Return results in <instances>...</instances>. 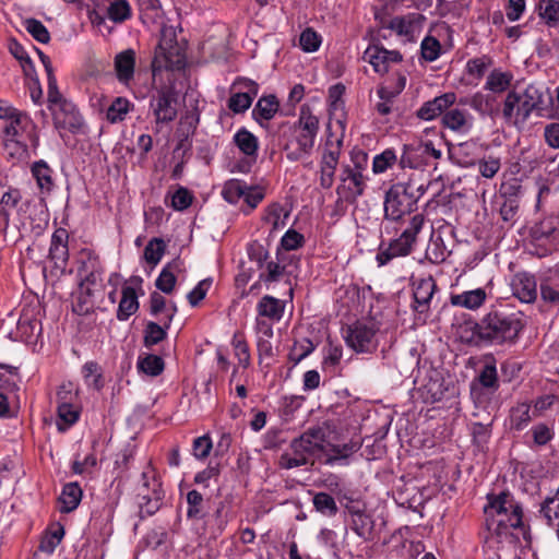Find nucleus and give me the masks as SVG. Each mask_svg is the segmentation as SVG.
<instances>
[{
	"instance_id": "1",
	"label": "nucleus",
	"mask_w": 559,
	"mask_h": 559,
	"mask_svg": "<svg viewBox=\"0 0 559 559\" xmlns=\"http://www.w3.org/2000/svg\"><path fill=\"white\" fill-rule=\"evenodd\" d=\"M525 324L521 313L491 310L478 322L463 329L461 338L471 345H513Z\"/></svg>"
},
{
	"instance_id": "2",
	"label": "nucleus",
	"mask_w": 559,
	"mask_h": 559,
	"mask_svg": "<svg viewBox=\"0 0 559 559\" xmlns=\"http://www.w3.org/2000/svg\"><path fill=\"white\" fill-rule=\"evenodd\" d=\"M484 511L488 531L497 536L508 535L510 530L524 531L522 504L510 492L489 495Z\"/></svg>"
},
{
	"instance_id": "3",
	"label": "nucleus",
	"mask_w": 559,
	"mask_h": 559,
	"mask_svg": "<svg viewBox=\"0 0 559 559\" xmlns=\"http://www.w3.org/2000/svg\"><path fill=\"white\" fill-rule=\"evenodd\" d=\"M544 94L535 84H528L522 94L510 91L502 105V117L509 124L523 127L531 114L544 103Z\"/></svg>"
},
{
	"instance_id": "4",
	"label": "nucleus",
	"mask_w": 559,
	"mask_h": 559,
	"mask_svg": "<svg viewBox=\"0 0 559 559\" xmlns=\"http://www.w3.org/2000/svg\"><path fill=\"white\" fill-rule=\"evenodd\" d=\"M319 131V119L308 106H302L294 127V139L285 145L286 157L296 162L311 154Z\"/></svg>"
},
{
	"instance_id": "5",
	"label": "nucleus",
	"mask_w": 559,
	"mask_h": 559,
	"mask_svg": "<svg viewBox=\"0 0 559 559\" xmlns=\"http://www.w3.org/2000/svg\"><path fill=\"white\" fill-rule=\"evenodd\" d=\"M414 185L411 182H397L385 192L383 210L384 219L403 222L406 215L417 210L419 194H415Z\"/></svg>"
},
{
	"instance_id": "6",
	"label": "nucleus",
	"mask_w": 559,
	"mask_h": 559,
	"mask_svg": "<svg viewBox=\"0 0 559 559\" xmlns=\"http://www.w3.org/2000/svg\"><path fill=\"white\" fill-rule=\"evenodd\" d=\"M379 325L374 321L357 320L343 330L346 345L358 354L373 353L378 347L376 335Z\"/></svg>"
},
{
	"instance_id": "7",
	"label": "nucleus",
	"mask_w": 559,
	"mask_h": 559,
	"mask_svg": "<svg viewBox=\"0 0 559 559\" xmlns=\"http://www.w3.org/2000/svg\"><path fill=\"white\" fill-rule=\"evenodd\" d=\"M329 437V425L323 423L314 427L308 428L298 438L292 440L289 448L300 449L304 454L311 461L326 453V439Z\"/></svg>"
},
{
	"instance_id": "8",
	"label": "nucleus",
	"mask_w": 559,
	"mask_h": 559,
	"mask_svg": "<svg viewBox=\"0 0 559 559\" xmlns=\"http://www.w3.org/2000/svg\"><path fill=\"white\" fill-rule=\"evenodd\" d=\"M181 61L180 47L177 44L174 29L171 27L164 28L152 61L153 73L179 67Z\"/></svg>"
},
{
	"instance_id": "9",
	"label": "nucleus",
	"mask_w": 559,
	"mask_h": 559,
	"mask_svg": "<svg viewBox=\"0 0 559 559\" xmlns=\"http://www.w3.org/2000/svg\"><path fill=\"white\" fill-rule=\"evenodd\" d=\"M3 118L10 120L4 127L5 139L28 140L31 145L37 148L39 138L36 133V127L26 114L15 108H7L4 109Z\"/></svg>"
},
{
	"instance_id": "10",
	"label": "nucleus",
	"mask_w": 559,
	"mask_h": 559,
	"mask_svg": "<svg viewBox=\"0 0 559 559\" xmlns=\"http://www.w3.org/2000/svg\"><path fill=\"white\" fill-rule=\"evenodd\" d=\"M178 94L173 86H163L151 100L156 124L168 123L176 119L178 114Z\"/></svg>"
},
{
	"instance_id": "11",
	"label": "nucleus",
	"mask_w": 559,
	"mask_h": 559,
	"mask_svg": "<svg viewBox=\"0 0 559 559\" xmlns=\"http://www.w3.org/2000/svg\"><path fill=\"white\" fill-rule=\"evenodd\" d=\"M53 117V123L57 129L69 130L73 133L78 132L83 126V118L75 105L69 100L49 108Z\"/></svg>"
},
{
	"instance_id": "12",
	"label": "nucleus",
	"mask_w": 559,
	"mask_h": 559,
	"mask_svg": "<svg viewBox=\"0 0 559 559\" xmlns=\"http://www.w3.org/2000/svg\"><path fill=\"white\" fill-rule=\"evenodd\" d=\"M329 146L330 142L328 141L320 159V186L323 189H330L334 183V176L341 155L342 140L338 139L335 145L331 144V147Z\"/></svg>"
},
{
	"instance_id": "13",
	"label": "nucleus",
	"mask_w": 559,
	"mask_h": 559,
	"mask_svg": "<svg viewBox=\"0 0 559 559\" xmlns=\"http://www.w3.org/2000/svg\"><path fill=\"white\" fill-rule=\"evenodd\" d=\"M69 233L66 228H57L50 240L48 258L53 263V267L60 273H64L69 261Z\"/></svg>"
},
{
	"instance_id": "14",
	"label": "nucleus",
	"mask_w": 559,
	"mask_h": 559,
	"mask_svg": "<svg viewBox=\"0 0 559 559\" xmlns=\"http://www.w3.org/2000/svg\"><path fill=\"white\" fill-rule=\"evenodd\" d=\"M414 245L411 240L400 235L397 238L392 239L386 247L383 243L380 245L376 261L379 266H383L393 259L411 254Z\"/></svg>"
},
{
	"instance_id": "15",
	"label": "nucleus",
	"mask_w": 559,
	"mask_h": 559,
	"mask_svg": "<svg viewBox=\"0 0 559 559\" xmlns=\"http://www.w3.org/2000/svg\"><path fill=\"white\" fill-rule=\"evenodd\" d=\"M456 102V94L453 92L444 93L425 102L416 111L417 118L426 121L436 119L443 116L444 111L449 109Z\"/></svg>"
},
{
	"instance_id": "16",
	"label": "nucleus",
	"mask_w": 559,
	"mask_h": 559,
	"mask_svg": "<svg viewBox=\"0 0 559 559\" xmlns=\"http://www.w3.org/2000/svg\"><path fill=\"white\" fill-rule=\"evenodd\" d=\"M413 285L414 310L419 314H427L437 288L436 282L432 276H428L416 280Z\"/></svg>"
},
{
	"instance_id": "17",
	"label": "nucleus",
	"mask_w": 559,
	"mask_h": 559,
	"mask_svg": "<svg viewBox=\"0 0 559 559\" xmlns=\"http://www.w3.org/2000/svg\"><path fill=\"white\" fill-rule=\"evenodd\" d=\"M511 288L513 296L522 302L531 304L537 298L536 280L530 273L520 272L515 274L511 282Z\"/></svg>"
},
{
	"instance_id": "18",
	"label": "nucleus",
	"mask_w": 559,
	"mask_h": 559,
	"mask_svg": "<svg viewBox=\"0 0 559 559\" xmlns=\"http://www.w3.org/2000/svg\"><path fill=\"white\" fill-rule=\"evenodd\" d=\"M341 180L343 182L349 181L348 186L346 187V200L355 202L358 197L364 194L366 183L360 163H355L354 168L345 166L341 175Z\"/></svg>"
},
{
	"instance_id": "19",
	"label": "nucleus",
	"mask_w": 559,
	"mask_h": 559,
	"mask_svg": "<svg viewBox=\"0 0 559 559\" xmlns=\"http://www.w3.org/2000/svg\"><path fill=\"white\" fill-rule=\"evenodd\" d=\"M442 126L459 133H467L472 130L474 118L465 109H447L441 118Z\"/></svg>"
},
{
	"instance_id": "20",
	"label": "nucleus",
	"mask_w": 559,
	"mask_h": 559,
	"mask_svg": "<svg viewBox=\"0 0 559 559\" xmlns=\"http://www.w3.org/2000/svg\"><path fill=\"white\" fill-rule=\"evenodd\" d=\"M229 519L227 508L224 502H219L215 511L204 516V534L209 535V538H218L227 526Z\"/></svg>"
},
{
	"instance_id": "21",
	"label": "nucleus",
	"mask_w": 559,
	"mask_h": 559,
	"mask_svg": "<svg viewBox=\"0 0 559 559\" xmlns=\"http://www.w3.org/2000/svg\"><path fill=\"white\" fill-rule=\"evenodd\" d=\"M557 224L558 223L555 217H546L531 228L530 235L536 242L551 245L552 240H555L559 235Z\"/></svg>"
},
{
	"instance_id": "22",
	"label": "nucleus",
	"mask_w": 559,
	"mask_h": 559,
	"mask_svg": "<svg viewBox=\"0 0 559 559\" xmlns=\"http://www.w3.org/2000/svg\"><path fill=\"white\" fill-rule=\"evenodd\" d=\"M487 299V293L484 288L466 290L461 294H452L450 301L452 306L476 310L480 308Z\"/></svg>"
},
{
	"instance_id": "23",
	"label": "nucleus",
	"mask_w": 559,
	"mask_h": 559,
	"mask_svg": "<svg viewBox=\"0 0 559 559\" xmlns=\"http://www.w3.org/2000/svg\"><path fill=\"white\" fill-rule=\"evenodd\" d=\"M135 67V51L126 49L115 57V70L120 82H128L133 78Z\"/></svg>"
},
{
	"instance_id": "24",
	"label": "nucleus",
	"mask_w": 559,
	"mask_h": 559,
	"mask_svg": "<svg viewBox=\"0 0 559 559\" xmlns=\"http://www.w3.org/2000/svg\"><path fill=\"white\" fill-rule=\"evenodd\" d=\"M284 308V301L270 295L263 296L257 306L259 316L272 321H280L282 319Z\"/></svg>"
},
{
	"instance_id": "25",
	"label": "nucleus",
	"mask_w": 559,
	"mask_h": 559,
	"mask_svg": "<svg viewBox=\"0 0 559 559\" xmlns=\"http://www.w3.org/2000/svg\"><path fill=\"white\" fill-rule=\"evenodd\" d=\"M121 294V300L117 310V319L124 321L138 311L139 301L135 289L131 286H123Z\"/></svg>"
},
{
	"instance_id": "26",
	"label": "nucleus",
	"mask_w": 559,
	"mask_h": 559,
	"mask_svg": "<svg viewBox=\"0 0 559 559\" xmlns=\"http://www.w3.org/2000/svg\"><path fill=\"white\" fill-rule=\"evenodd\" d=\"M513 81L511 72L493 69L487 76L484 88L495 94H501L509 90Z\"/></svg>"
},
{
	"instance_id": "27",
	"label": "nucleus",
	"mask_w": 559,
	"mask_h": 559,
	"mask_svg": "<svg viewBox=\"0 0 559 559\" xmlns=\"http://www.w3.org/2000/svg\"><path fill=\"white\" fill-rule=\"evenodd\" d=\"M82 498V489L78 483H69L64 485L62 492L59 497L61 504L60 511L69 513L78 508Z\"/></svg>"
},
{
	"instance_id": "28",
	"label": "nucleus",
	"mask_w": 559,
	"mask_h": 559,
	"mask_svg": "<svg viewBox=\"0 0 559 559\" xmlns=\"http://www.w3.org/2000/svg\"><path fill=\"white\" fill-rule=\"evenodd\" d=\"M540 295L545 301H559V264L549 271L548 276L540 284Z\"/></svg>"
},
{
	"instance_id": "29",
	"label": "nucleus",
	"mask_w": 559,
	"mask_h": 559,
	"mask_svg": "<svg viewBox=\"0 0 559 559\" xmlns=\"http://www.w3.org/2000/svg\"><path fill=\"white\" fill-rule=\"evenodd\" d=\"M31 170L40 191L49 193L53 187L52 169L45 160H38L33 164Z\"/></svg>"
},
{
	"instance_id": "30",
	"label": "nucleus",
	"mask_w": 559,
	"mask_h": 559,
	"mask_svg": "<svg viewBox=\"0 0 559 559\" xmlns=\"http://www.w3.org/2000/svg\"><path fill=\"white\" fill-rule=\"evenodd\" d=\"M234 142L245 155L253 158L257 157L259 148L258 139L246 128H241L236 132Z\"/></svg>"
},
{
	"instance_id": "31",
	"label": "nucleus",
	"mask_w": 559,
	"mask_h": 559,
	"mask_svg": "<svg viewBox=\"0 0 559 559\" xmlns=\"http://www.w3.org/2000/svg\"><path fill=\"white\" fill-rule=\"evenodd\" d=\"M94 289L86 284L80 285V290L73 302V311L80 316L88 314L94 309Z\"/></svg>"
},
{
	"instance_id": "32",
	"label": "nucleus",
	"mask_w": 559,
	"mask_h": 559,
	"mask_svg": "<svg viewBox=\"0 0 559 559\" xmlns=\"http://www.w3.org/2000/svg\"><path fill=\"white\" fill-rule=\"evenodd\" d=\"M386 49L379 45L369 46L362 56V59L369 62L377 73L384 74L388 72L385 59Z\"/></svg>"
},
{
	"instance_id": "33",
	"label": "nucleus",
	"mask_w": 559,
	"mask_h": 559,
	"mask_svg": "<svg viewBox=\"0 0 559 559\" xmlns=\"http://www.w3.org/2000/svg\"><path fill=\"white\" fill-rule=\"evenodd\" d=\"M159 321L160 324L150 321L145 325L143 343L147 348L160 343L167 336V330L169 328L165 326V320L160 319Z\"/></svg>"
},
{
	"instance_id": "34",
	"label": "nucleus",
	"mask_w": 559,
	"mask_h": 559,
	"mask_svg": "<svg viewBox=\"0 0 559 559\" xmlns=\"http://www.w3.org/2000/svg\"><path fill=\"white\" fill-rule=\"evenodd\" d=\"M278 107L280 104L274 95L263 96L258 100L252 115L258 121L259 119L271 120Z\"/></svg>"
},
{
	"instance_id": "35",
	"label": "nucleus",
	"mask_w": 559,
	"mask_h": 559,
	"mask_svg": "<svg viewBox=\"0 0 559 559\" xmlns=\"http://www.w3.org/2000/svg\"><path fill=\"white\" fill-rule=\"evenodd\" d=\"M531 406L526 403H520L510 411V429L523 430L531 423Z\"/></svg>"
},
{
	"instance_id": "36",
	"label": "nucleus",
	"mask_w": 559,
	"mask_h": 559,
	"mask_svg": "<svg viewBox=\"0 0 559 559\" xmlns=\"http://www.w3.org/2000/svg\"><path fill=\"white\" fill-rule=\"evenodd\" d=\"M107 16L114 23H123L131 17L128 0H107Z\"/></svg>"
},
{
	"instance_id": "37",
	"label": "nucleus",
	"mask_w": 559,
	"mask_h": 559,
	"mask_svg": "<svg viewBox=\"0 0 559 559\" xmlns=\"http://www.w3.org/2000/svg\"><path fill=\"white\" fill-rule=\"evenodd\" d=\"M178 267V261H173L168 263L159 273L155 285L156 287L165 294H170L176 285L177 278L174 271Z\"/></svg>"
},
{
	"instance_id": "38",
	"label": "nucleus",
	"mask_w": 559,
	"mask_h": 559,
	"mask_svg": "<svg viewBox=\"0 0 559 559\" xmlns=\"http://www.w3.org/2000/svg\"><path fill=\"white\" fill-rule=\"evenodd\" d=\"M289 449L290 452H284L278 459V465L281 468L290 469L311 464V461L301 452L300 449Z\"/></svg>"
},
{
	"instance_id": "39",
	"label": "nucleus",
	"mask_w": 559,
	"mask_h": 559,
	"mask_svg": "<svg viewBox=\"0 0 559 559\" xmlns=\"http://www.w3.org/2000/svg\"><path fill=\"white\" fill-rule=\"evenodd\" d=\"M138 368L145 374L156 377L163 372L165 368V362L162 357L153 354H147L144 357H139Z\"/></svg>"
},
{
	"instance_id": "40",
	"label": "nucleus",
	"mask_w": 559,
	"mask_h": 559,
	"mask_svg": "<svg viewBox=\"0 0 559 559\" xmlns=\"http://www.w3.org/2000/svg\"><path fill=\"white\" fill-rule=\"evenodd\" d=\"M330 447L331 452L333 455H330L326 457L325 463L326 464H333L337 460L347 459L355 452H357L361 444L359 442L349 441L344 444H330L326 441V448Z\"/></svg>"
},
{
	"instance_id": "41",
	"label": "nucleus",
	"mask_w": 559,
	"mask_h": 559,
	"mask_svg": "<svg viewBox=\"0 0 559 559\" xmlns=\"http://www.w3.org/2000/svg\"><path fill=\"white\" fill-rule=\"evenodd\" d=\"M131 103L124 97H116L107 109V120L111 123H117L124 120L127 114L130 111Z\"/></svg>"
},
{
	"instance_id": "42",
	"label": "nucleus",
	"mask_w": 559,
	"mask_h": 559,
	"mask_svg": "<svg viewBox=\"0 0 559 559\" xmlns=\"http://www.w3.org/2000/svg\"><path fill=\"white\" fill-rule=\"evenodd\" d=\"M58 418L57 423L59 431H66L79 419V412L73 406V403L58 405Z\"/></svg>"
},
{
	"instance_id": "43",
	"label": "nucleus",
	"mask_w": 559,
	"mask_h": 559,
	"mask_svg": "<svg viewBox=\"0 0 559 559\" xmlns=\"http://www.w3.org/2000/svg\"><path fill=\"white\" fill-rule=\"evenodd\" d=\"M247 189V183L239 179H231L225 182L223 187V198L231 204L237 203L242 195L245 194Z\"/></svg>"
},
{
	"instance_id": "44",
	"label": "nucleus",
	"mask_w": 559,
	"mask_h": 559,
	"mask_svg": "<svg viewBox=\"0 0 559 559\" xmlns=\"http://www.w3.org/2000/svg\"><path fill=\"white\" fill-rule=\"evenodd\" d=\"M314 509L325 516H333L338 508L334 498L326 492H318L313 497Z\"/></svg>"
},
{
	"instance_id": "45",
	"label": "nucleus",
	"mask_w": 559,
	"mask_h": 559,
	"mask_svg": "<svg viewBox=\"0 0 559 559\" xmlns=\"http://www.w3.org/2000/svg\"><path fill=\"white\" fill-rule=\"evenodd\" d=\"M373 527L371 518L364 512H356L352 519V530L361 538L367 539Z\"/></svg>"
},
{
	"instance_id": "46",
	"label": "nucleus",
	"mask_w": 559,
	"mask_h": 559,
	"mask_svg": "<svg viewBox=\"0 0 559 559\" xmlns=\"http://www.w3.org/2000/svg\"><path fill=\"white\" fill-rule=\"evenodd\" d=\"M187 516L191 520L203 518L204 511V499L201 492L198 490H190L187 493Z\"/></svg>"
},
{
	"instance_id": "47",
	"label": "nucleus",
	"mask_w": 559,
	"mask_h": 559,
	"mask_svg": "<svg viewBox=\"0 0 559 559\" xmlns=\"http://www.w3.org/2000/svg\"><path fill=\"white\" fill-rule=\"evenodd\" d=\"M4 150L12 159L24 160L28 157L26 140L12 138L5 139Z\"/></svg>"
},
{
	"instance_id": "48",
	"label": "nucleus",
	"mask_w": 559,
	"mask_h": 559,
	"mask_svg": "<svg viewBox=\"0 0 559 559\" xmlns=\"http://www.w3.org/2000/svg\"><path fill=\"white\" fill-rule=\"evenodd\" d=\"M540 16L549 26H556L559 22V1L542 0L539 4Z\"/></svg>"
},
{
	"instance_id": "49",
	"label": "nucleus",
	"mask_w": 559,
	"mask_h": 559,
	"mask_svg": "<svg viewBox=\"0 0 559 559\" xmlns=\"http://www.w3.org/2000/svg\"><path fill=\"white\" fill-rule=\"evenodd\" d=\"M64 535L62 525H58L53 531L47 533L40 540L39 549L46 554H52L61 543Z\"/></svg>"
},
{
	"instance_id": "50",
	"label": "nucleus",
	"mask_w": 559,
	"mask_h": 559,
	"mask_svg": "<svg viewBox=\"0 0 559 559\" xmlns=\"http://www.w3.org/2000/svg\"><path fill=\"white\" fill-rule=\"evenodd\" d=\"M492 64V59L489 56H481L477 58L469 59L466 64L467 73L479 80L484 76L487 69Z\"/></svg>"
},
{
	"instance_id": "51",
	"label": "nucleus",
	"mask_w": 559,
	"mask_h": 559,
	"mask_svg": "<svg viewBox=\"0 0 559 559\" xmlns=\"http://www.w3.org/2000/svg\"><path fill=\"white\" fill-rule=\"evenodd\" d=\"M25 29L33 36L34 39L41 44H47L50 40V34L47 27L36 19H26L24 21Z\"/></svg>"
},
{
	"instance_id": "52",
	"label": "nucleus",
	"mask_w": 559,
	"mask_h": 559,
	"mask_svg": "<svg viewBox=\"0 0 559 559\" xmlns=\"http://www.w3.org/2000/svg\"><path fill=\"white\" fill-rule=\"evenodd\" d=\"M165 248L166 246L163 239L153 238L144 249V259L146 262L156 265L160 261L165 252Z\"/></svg>"
},
{
	"instance_id": "53",
	"label": "nucleus",
	"mask_w": 559,
	"mask_h": 559,
	"mask_svg": "<svg viewBox=\"0 0 559 559\" xmlns=\"http://www.w3.org/2000/svg\"><path fill=\"white\" fill-rule=\"evenodd\" d=\"M231 345L235 356L238 358L239 365L247 368L250 365L249 346L242 334L236 333L233 337Z\"/></svg>"
},
{
	"instance_id": "54",
	"label": "nucleus",
	"mask_w": 559,
	"mask_h": 559,
	"mask_svg": "<svg viewBox=\"0 0 559 559\" xmlns=\"http://www.w3.org/2000/svg\"><path fill=\"white\" fill-rule=\"evenodd\" d=\"M397 160L394 150L388 148L374 156L372 170L374 174H382L392 167Z\"/></svg>"
},
{
	"instance_id": "55",
	"label": "nucleus",
	"mask_w": 559,
	"mask_h": 559,
	"mask_svg": "<svg viewBox=\"0 0 559 559\" xmlns=\"http://www.w3.org/2000/svg\"><path fill=\"white\" fill-rule=\"evenodd\" d=\"M418 145H404L399 164L401 168H417L420 165Z\"/></svg>"
},
{
	"instance_id": "56",
	"label": "nucleus",
	"mask_w": 559,
	"mask_h": 559,
	"mask_svg": "<svg viewBox=\"0 0 559 559\" xmlns=\"http://www.w3.org/2000/svg\"><path fill=\"white\" fill-rule=\"evenodd\" d=\"M420 50H421V57L426 61L432 62V61L437 60L440 56V52H441L440 41L432 36H427L421 41Z\"/></svg>"
},
{
	"instance_id": "57",
	"label": "nucleus",
	"mask_w": 559,
	"mask_h": 559,
	"mask_svg": "<svg viewBox=\"0 0 559 559\" xmlns=\"http://www.w3.org/2000/svg\"><path fill=\"white\" fill-rule=\"evenodd\" d=\"M171 207L175 211L187 210L194 199L193 194L185 187H178V189L171 194Z\"/></svg>"
},
{
	"instance_id": "58",
	"label": "nucleus",
	"mask_w": 559,
	"mask_h": 559,
	"mask_svg": "<svg viewBox=\"0 0 559 559\" xmlns=\"http://www.w3.org/2000/svg\"><path fill=\"white\" fill-rule=\"evenodd\" d=\"M424 224V214L417 213L409 218L407 226L402 230L401 235L413 243H416L417 236L421 231Z\"/></svg>"
},
{
	"instance_id": "59",
	"label": "nucleus",
	"mask_w": 559,
	"mask_h": 559,
	"mask_svg": "<svg viewBox=\"0 0 559 559\" xmlns=\"http://www.w3.org/2000/svg\"><path fill=\"white\" fill-rule=\"evenodd\" d=\"M320 44V35L310 27L306 28L299 36V46L306 52H313L318 50Z\"/></svg>"
},
{
	"instance_id": "60",
	"label": "nucleus",
	"mask_w": 559,
	"mask_h": 559,
	"mask_svg": "<svg viewBox=\"0 0 559 559\" xmlns=\"http://www.w3.org/2000/svg\"><path fill=\"white\" fill-rule=\"evenodd\" d=\"M282 213L283 207L278 203H273L266 207L263 221L272 226L271 231L277 230L284 226L285 223L281 218Z\"/></svg>"
},
{
	"instance_id": "61",
	"label": "nucleus",
	"mask_w": 559,
	"mask_h": 559,
	"mask_svg": "<svg viewBox=\"0 0 559 559\" xmlns=\"http://www.w3.org/2000/svg\"><path fill=\"white\" fill-rule=\"evenodd\" d=\"M531 436L534 445L543 447L552 439L554 433L552 430L546 424H537L532 427Z\"/></svg>"
},
{
	"instance_id": "62",
	"label": "nucleus",
	"mask_w": 559,
	"mask_h": 559,
	"mask_svg": "<svg viewBox=\"0 0 559 559\" xmlns=\"http://www.w3.org/2000/svg\"><path fill=\"white\" fill-rule=\"evenodd\" d=\"M85 380L92 384L95 389L99 390L103 386L102 373L99 372V366L95 361H87L82 368Z\"/></svg>"
},
{
	"instance_id": "63",
	"label": "nucleus",
	"mask_w": 559,
	"mask_h": 559,
	"mask_svg": "<svg viewBox=\"0 0 559 559\" xmlns=\"http://www.w3.org/2000/svg\"><path fill=\"white\" fill-rule=\"evenodd\" d=\"M213 448L211 438L207 435L198 437L193 440L192 451L193 455L198 460H204L210 455Z\"/></svg>"
},
{
	"instance_id": "64",
	"label": "nucleus",
	"mask_w": 559,
	"mask_h": 559,
	"mask_svg": "<svg viewBox=\"0 0 559 559\" xmlns=\"http://www.w3.org/2000/svg\"><path fill=\"white\" fill-rule=\"evenodd\" d=\"M22 200V193L17 188L10 187L0 199V210L10 213Z\"/></svg>"
}]
</instances>
